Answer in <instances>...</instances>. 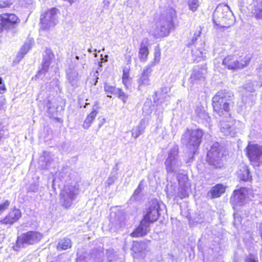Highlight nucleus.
Here are the masks:
<instances>
[{"label": "nucleus", "instance_id": "f257e3e1", "mask_svg": "<svg viewBox=\"0 0 262 262\" xmlns=\"http://www.w3.org/2000/svg\"><path fill=\"white\" fill-rule=\"evenodd\" d=\"M232 93L229 91L221 90L212 99L213 111L216 115L220 117L227 118L230 116V106Z\"/></svg>", "mask_w": 262, "mask_h": 262}, {"label": "nucleus", "instance_id": "f03ea898", "mask_svg": "<svg viewBox=\"0 0 262 262\" xmlns=\"http://www.w3.org/2000/svg\"><path fill=\"white\" fill-rule=\"evenodd\" d=\"M176 11L172 8H167L161 14L156 22V28L152 34L156 38H160L169 34L170 30L173 27V19L176 17Z\"/></svg>", "mask_w": 262, "mask_h": 262}, {"label": "nucleus", "instance_id": "7ed1b4c3", "mask_svg": "<svg viewBox=\"0 0 262 262\" xmlns=\"http://www.w3.org/2000/svg\"><path fill=\"white\" fill-rule=\"evenodd\" d=\"M234 16L227 5H219L213 14L215 25L222 27L231 25L233 23Z\"/></svg>", "mask_w": 262, "mask_h": 262}, {"label": "nucleus", "instance_id": "20e7f679", "mask_svg": "<svg viewBox=\"0 0 262 262\" xmlns=\"http://www.w3.org/2000/svg\"><path fill=\"white\" fill-rule=\"evenodd\" d=\"M204 134V132L201 129L193 130L187 129L182 135L181 140L182 143L188 148L193 147L194 151L199 147L201 143Z\"/></svg>", "mask_w": 262, "mask_h": 262}, {"label": "nucleus", "instance_id": "39448f33", "mask_svg": "<svg viewBox=\"0 0 262 262\" xmlns=\"http://www.w3.org/2000/svg\"><path fill=\"white\" fill-rule=\"evenodd\" d=\"M177 180L179 182V192L176 193V189H172V186H167V193L170 196H174L180 198L181 199L185 198L189 196L190 191V185L188 182V177L186 174L183 173H178Z\"/></svg>", "mask_w": 262, "mask_h": 262}, {"label": "nucleus", "instance_id": "423d86ee", "mask_svg": "<svg viewBox=\"0 0 262 262\" xmlns=\"http://www.w3.org/2000/svg\"><path fill=\"white\" fill-rule=\"evenodd\" d=\"M164 165L167 174L179 172L182 166V162L178 158V148L177 147L169 151Z\"/></svg>", "mask_w": 262, "mask_h": 262}, {"label": "nucleus", "instance_id": "0eeeda50", "mask_svg": "<svg viewBox=\"0 0 262 262\" xmlns=\"http://www.w3.org/2000/svg\"><path fill=\"white\" fill-rule=\"evenodd\" d=\"M42 238V235L35 231H29L22 233L17 237L16 247L25 248L29 245H32L38 243Z\"/></svg>", "mask_w": 262, "mask_h": 262}, {"label": "nucleus", "instance_id": "6e6552de", "mask_svg": "<svg viewBox=\"0 0 262 262\" xmlns=\"http://www.w3.org/2000/svg\"><path fill=\"white\" fill-rule=\"evenodd\" d=\"M78 194L79 189L76 185L65 186L60 194V201L62 206L66 208H70Z\"/></svg>", "mask_w": 262, "mask_h": 262}, {"label": "nucleus", "instance_id": "1a4fd4ad", "mask_svg": "<svg viewBox=\"0 0 262 262\" xmlns=\"http://www.w3.org/2000/svg\"><path fill=\"white\" fill-rule=\"evenodd\" d=\"M246 151L253 166L259 167L262 164V146L257 144H249L246 148Z\"/></svg>", "mask_w": 262, "mask_h": 262}, {"label": "nucleus", "instance_id": "9d476101", "mask_svg": "<svg viewBox=\"0 0 262 262\" xmlns=\"http://www.w3.org/2000/svg\"><path fill=\"white\" fill-rule=\"evenodd\" d=\"M250 60L251 57L249 55H246L243 58L239 59H237L236 56L229 55L224 59L223 64L229 69L235 70L247 66Z\"/></svg>", "mask_w": 262, "mask_h": 262}, {"label": "nucleus", "instance_id": "9b49d317", "mask_svg": "<svg viewBox=\"0 0 262 262\" xmlns=\"http://www.w3.org/2000/svg\"><path fill=\"white\" fill-rule=\"evenodd\" d=\"M58 9L53 8L47 11L40 16L41 29L43 30H49L54 27L58 23L57 13Z\"/></svg>", "mask_w": 262, "mask_h": 262}, {"label": "nucleus", "instance_id": "f8f14e48", "mask_svg": "<svg viewBox=\"0 0 262 262\" xmlns=\"http://www.w3.org/2000/svg\"><path fill=\"white\" fill-rule=\"evenodd\" d=\"M19 22V18L14 14H2L0 15V32L3 30H13Z\"/></svg>", "mask_w": 262, "mask_h": 262}, {"label": "nucleus", "instance_id": "ddd939ff", "mask_svg": "<svg viewBox=\"0 0 262 262\" xmlns=\"http://www.w3.org/2000/svg\"><path fill=\"white\" fill-rule=\"evenodd\" d=\"M222 153L221 147L218 142L214 143L211 146L207 156L208 163L215 167H220L222 161Z\"/></svg>", "mask_w": 262, "mask_h": 262}, {"label": "nucleus", "instance_id": "4468645a", "mask_svg": "<svg viewBox=\"0 0 262 262\" xmlns=\"http://www.w3.org/2000/svg\"><path fill=\"white\" fill-rule=\"evenodd\" d=\"M236 121L231 117L223 118L220 122V129L225 136H234L237 133L235 126Z\"/></svg>", "mask_w": 262, "mask_h": 262}, {"label": "nucleus", "instance_id": "2eb2a0df", "mask_svg": "<svg viewBox=\"0 0 262 262\" xmlns=\"http://www.w3.org/2000/svg\"><path fill=\"white\" fill-rule=\"evenodd\" d=\"M154 66V63H150L144 69L142 74L137 80L138 91H142L144 88L150 84L149 76L152 72V68Z\"/></svg>", "mask_w": 262, "mask_h": 262}, {"label": "nucleus", "instance_id": "dca6fc26", "mask_svg": "<svg viewBox=\"0 0 262 262\" xmlns=\"http://www.w3.org/2000/svg\"><path fill=\"white\" fill-rule=\"evenodd\" d=\"M42 56L41 69L37 72L35 76L37 78H39L41 75H45L49 70L51 60L54 58V55L50 49H46L43 53Z\"/></svg>", "mask_w": 262, "mask_h": 262}, {"label": "nucleus", "instance_id": "f3484780", "mask_svg": "<svg viewBox=\"0 0 262 262\" xmlns=\"http://www.w3.org/2000/svg\"><path fill=\"white\" fill-rule=\"evenodd\" d=\"M160 205L157 201H153L150 206L146 209L143 217L152 223L156 222L160 215Z\"/></svg>", "mask_w": 262, "mask_h": 262}, {"label": "nucleus", "instance_id": "a211bd4d", "mask_svg": "<svg viewBox=\"0 0 262 262\" xmlns=\"http://www.w3.org/2000/svg\"><path fill=\"white\" fill-rule=\"evenodd\" d=\"M247 189L245 187L241 188L239 189L235 190L233 195L230 198V202L233 205L237 206L243 205L246 200V194Z\"/></svg>", "mask_w": 262, "mask_h": 262}, {"label": "nucleus", "instance_id": "6ab92c4d", "mask_svg": "<svg viewBox=\"0 0 262 262\" xmlns=\"http://www.w3.org/2000/svg\"><path fill=\"white\" fill-rule=\"evenodd\" d=\"M151 223L152 222L143 217L139 227L131 233V236L132 237H139L145 235L150 230L149 226Z\"/></svg>", "mask_w": 262, "mask_h": 262}, {"label": "nucleus", "instance_id": "aec40b11", "mask_svg": "<svg viewBox=\"0 0 262 262\" xmlns=\"http://www.w3.org/2000/svg\"><path fill=\"white\" fill-rule=\"evenodd\" d=\"M206 72V68L205 67L194 68L190 75V82L194 84L204 81Z\"/></svg>", "mask_w": 262, "mask_h": 262}, {"label": "nucleus", "instance_id": "412c9836", "mask_svg": "<svg viewBox=\"0 0 262 262\" xmlns=\"http://www.w3.org/2000/svg\"><path fill=\"white\" fill-rule=\"evenodd\" d=\"M169 89L167 87L162 88L160 91L156 92L155 97L154 98V101L157 104V106H162L163 108V104L165 106L168 104L167 99L169 98V96L167 95Z\"/></svg>", "mask_w": 262, "mask_h": 262}, {"label": "nucleus", "instance_id": "4be33fe9", "mask_svg": "<svg viewBox=\"0 0 262 262\" xmlns=\"http://www.w3.org/2000/svg\"><path fill=\"white\" fill-rule=\"evenodd\" d=\"M21 216L20 210L14 208L11 209L9 214L3 220L0 221V223L5 225H12L17 222Z\"/></svg>", "mask_w": 262, "mask_h": 262}, {"label": "nucleus", "instance_id": "5701e85b", "mask_svg": "<svg viewBox=\"0 0 262 262\" xmlns=\"http://www.w3.org/2000/svg\"><path fill=\"white\" fill-rule=\"evenodd\" d=\"M148 42V39L147 38H144L143 39L140 44L139 52V58L142 62H145L147 60V56L149 54Z\"/></svg>", "mask_w": 262, "mask_h": 262}, {"label": "nucleus", "instance_id": "b1692460", "mask_svg": "<svg viewBox=\"0 0 262 262\" xmlns=\"http://www.w3.org/2000/svg\"><path fill=\"white\" fill-rule=\"evenodd\" d=\"M129 66H126L123 69L122 83L127 89L130 88L133 81L132 78L129 76Z\"/></svg>", "mask_w": 262, "mask_h": 262}, {"label": "nucleus", "instance_id": "393cba45", "mask_svg": "<svg viewBox=\"0 0 262 262\" xmlns=\"http://www.w3.org/2000/svg\"><path fill=\"white\" fill-rule=\"evenodd\" d=\"M68 79L72 86H77L79 80L78 74L77 71L72 69H70L67 73Z\"/></svg>", "mask_w": 262, "mask_h": 262}, {"label": "nucleus", "instance_id": "a878e982", "mask_svg": "<svg viewBox=\"0 0 262 262\" xmlns=\"http://www.w3.org/2000/svg\"><path fill=\"white\" fill-rule=\"evenodd\" d=\"M147 125V121L145 119H142L139 125L133 129L132 136L137 139L140 135L142 134Z\"/></svg>", "mask_w": 262, "mask_h": 262}, {"label": "nucleus", "instance_id": "bb28decb", "mask_svg": "<svg viewBox=\"0 0 262 262\" xmlns=\"http://www.w3.org/2000/svg\"><path fill=\"white\" fill-rule=\"evenodd\" d=\"M225 190V188L222 184H219L213 186L208 192V195L211 194V198L220 197Z\"/></svg>", "mask_w": 262, "mask_h": 262}, {"label": "nucleus", "instance_id": "cd10ccee", "mask_svg": "<svg viewBox=\"0 0 262 262\" xmlns=\"http://www.w3.org/2000/svg\"><path fill=\"white\" fill-rule=\"evenodd\" d=\"M195 113L198 118V121H202V123L204 121L207 123L210 122L211 119L203 107H198L195 110Z\"/></svg>", "mask_w": 262, "mask_h": 262}, {"label": "nucleus", "instance_id": "c85d7f7f", "mask_svg": "<svg viewBox=\"0 0 262 262\" xmlns=\"http://www.w3.org/2000/svg\"><path fill=\"white\" fill-rule=\"evenodd\" d=\"M71 240L69 238H63L59 241L57 249L59 251L66 250L71 247Z\"/></svg>", "mask_w": 262, "mask_h": 262}, {"label": "nucleus", "instance_id": "c756f323", "mask_svg": "<svg viewBox=\"0 0 262 262\" xmlns=\"http://www.w3.org/2000/svg\"><path fill=\"white\" fill-rule=\"evenodd\" d=\"M31 48V43L30 42H26L21 48L20 51L18 53L16 60L19 62L24 56L25 54L29 51Z\"/></svg>", "mask_w": 262, "mask_h": 262}, {"label": "nucleus", "instance_id": "7c9ffc66", "mask_svg": "<svg viewBox=\"0 0 262 262\" xmlns=\"http://www.w3.org/2000/svg\"><path fill=\"white\" fill-rule=\"evenodd\" d=\"M239 177L242 181H248L252 179L250 170L247 166H244L240 170Z\"/></svg>", "mask_w": 262, "mask_h": 262}, {"label": "nucleus", "instance_id": "2f4dec72", "mask_svg": "<svg viewBox=\"0 0 262 262\" xmlns=\"http://www.w3.org/2000/svg\"><path fill=\"white\" fill-rule=\"evenodd\" d=\"M97 113L98 112L94 109L92 112L89 115H88L83 124V127L84 128L88 129L89 128L93 121L97 116Z\"/></svg>", "mask_w": 262, "mask_h": 262}, {"label": "nucleus", "instance_id": "473e14b6", "mask_svg": "<svg viewBox=\"0 0 262 262\" xmlns=\"http://www.w3.org/2000/svg\"><path fill=\"white\" fill-rule=\"evenodd\" d=\"M119 89L115 86L111 85L107 83L104 84V91L107 94V96L108 97H112L111 95L109 94L117 95L119 91Z\"/></svg>", "mask_w": 262, "mask_h": 262}, {"label": "nucleus", "instance_id": "72a5a7b5", "mask_svg": "<svg viewBox=\"0 0 262 262\" xmlns=\"http://www.w3.org/2000/svg\"><path fill=\"white\" fill-rule=\"evenodd\" d=\"M253 14L256 19L262 20V0H260L257 2Z\"/></svg>", "mask_w": 262, "mask_h": 262}, {"label": "nucleus", "instance_id": "f704fd0d", "mask_svg": "<svg viewBox=\"0 0 262 262\" xmlns=\"http://www.w3.org/2000/svg\"><path fill=\"white\" fill-rule=\"evenodd\" d=\"M9 136L7 128L2 123H0V144Z\"/></svg>", "mask_w": 262, "mask_h": 262}, {"label": "nucleus", "instance_id": "c9c22d12", "mask_svg": "<svg viewBox=\"0 0 262 262\" xmlns=\"http://www.w3.org/2000/svg\"><path fill=\"white\" fill-rule=\"evenodd\" d=\"M188 5L190 10L192 11H195L199 6L198 0H189Z\"/></svg>", "mask_w": 262, "mask_h": 262}, {"label": "nucleus", "instance_id": "e433bc0d", "mask_svg": "<svg viewBox=\"0 0 262 262\" xmlns=\"http://www.w3.org/2000/svg\"><path fill=\"white\" fill-rule=\"evenodd\" d=\"M144 244L138 242H134L132 249L135 253L141 252Z\"/></svg>", "mask_w": 262, "mask_h": 262}, {"label": "nucleus", "instance_id": "4c0bfd02", "mask_svg": "<svg viewBox=\"0 0 262 262\" xmlns=\"http://www.w3.org/2000/svg\"><path fill=\"white\" fill-rule=\"evenodd\" d=\"M117 95H118V97L121 99L124 103L127 101L128 95L123 92L121 89H119V91Z\"/></svg>", "mask_w": 262, "mask_h": 262}, {"label": "nucleus", "instance_id": "58836bf2", "mask_svg": "<svg viewBox=\"0 0 262 262\" xmlns=\"http://www.w3.org/2000/svg\"><path fill=\"white\" fill-rule=\"evenodd\" d=\"M151 103L150 102H146L143 105V112L146 114H150L152 112V108L151 107Z\"/></svg>", "mask_w": 262, "mask_h": 262}, {"label": "nucleus", "instance_id": "ea45409f", "mask_svg": "<svg viewBox=\"0 0 262 262\" xmlns=\"http://www.w3.org/2000/svg\"><path fill=\"white\" fill-rule=\"evenodd\" d=\"M160 52L159 49H156L154 53V61L151 62V63H154L155 66L156 63H158L160 59Z\"/></svg>", "mask_w": 262, "mask_h": 262}, {"label": "nucleus", "instance_id": "a19ab883", "mask_svg": "<svg viewBox=\"0 0 262 262\" xmlns=\"http://www.w3.org/2000/svg\"><path fill=\"white\" fill-rule=\"evenodd\" d=\"M142 189H143V186L142 185V182H141L139 183L137 188L135 190L134 194H133V195L132 196V198H133L135 200L136 199V198L138 196L139 193L141 192Z\"/></svg>", "mask_w": 262, "mask_h": 262}, {"label": "nucleus", "instance_id": "79ce46f5", "mask_svg": "<svg viewBox=\"0 0 262 262\" xmlns=\"http://www.w3.org/2000/svg\"><path fill=\"white\" fill-rule=\"evenodd\" d=\"M245 262H258V260L257 257L255 255L253 254H249L245 258Z\"/></svg>", "mask_w": 262, "mask_h": 262}, {"label": "nucleus", "instance_id": "37998d69", "mask_svg": "<svg viewBox=\"0 0 262 262\" xmlns=\"http://www.w3.org/2000/svg\"><path fill=\"white\" fill-rule=\"evenodd\" d=\"M201 34V30H199L198 31V32H197V33H195L194 35V36L192 38L191 41L190 42H189V43H188V46L190 47V46L194 45V43L195 42L196 40L198 39V37H199L200 36Z\"/></svg>", "mask_w": 262, "mask_h": 262}, {"label": "nucleus", "instance_id": "c03bdc74", "mask_svg": "<svg viewBox=\"0 0 262 262\" xmlns=\"http://www.w3.org/2000/svg\"><path fill=\"white\" fill-rule=\"evenodd\" d=\"M9 205L10 202L8 200L5 201L4 203L0 204V214L8 207Z\"/></svg>", "mask_w": 262, "mask_h": 262}, {"label": "nucleus", "instance_id": "a18cd8bd", "mask_svg": "<svg viewBox=\"0 0 262 262\" xmlns=\"http://www.w3.org/2000/svg\"><path fill=\"white\" fill-rule=\"evenodd\" d=\"M12 3L9 1H0V8L9 7Z\"/></svg>", "mask_w": 262, "mask_h": 262}, {"label": "nucleus", "instance_id": "49530a36", "mask_svg": "<svg viewBox=\"0 0 262 262\" xmlns=\"http://www.w3.org/2000/svg\"><path fill=\"white\" fill-rule=\"evenodd\" d=\"M38 189V186L35 184H31L28 188L29 192H36Z\"/></svg>", "mask_w": 262, "mask_h": 262}, {"label": "nucleus", "instance_id": "de8ad7c7", "mask_svg": "<svg viewBox=\"0 0 262 262\" xmlns=\"http://www.w3.org/2000/svg\"><path fill=\"white\" fill-rule=\"evenodd\" d=\"M115 180V177H110L108 178L106 183L108 184V185L110 186L114 183Z\"/></svg>", "mask_w": 262, "mask_h": 262}, {"label": "nucleus", "instance_id": "09e8293b", "mask_svg": "<svg viewBox=\"0 0 262 262\" xmlns=\"http://www.w3.org/2000/svg\"><path fill=\"white\" fill-rule=\"evenodd\" d=\"M78 257L77 258V262H84L85 261V257L82 255H79V254H77Z\"/></svg>", "mask_w": 262, "mask_h": 262}, {"label": "nucleus", "instance_id": "8fccbe9b", "mask_svg": "<svg viewBox=\"0 0 262 262\" xmlns=\"http://www.w3.org/2000/svg\"><path fill=\"white\" fill-rule=\"evenodd\" d=\"M195 54H196V55L197 56H198L200 58H203L204 56H203V52L202 51H201V50H196L195 51Z\"/></svg>", "mask_w": 262, "mask_h": 262}, {"label": "nucleus", "instance_id": "3c124183", "mask_svg": "<svg viewBox=\"0 0 262 262\" xmlns=\"http://www.w3.org/2000/svg\"><path fill=\"white\" fill-rule=\"evenodd\" d=\"M26 2L25 6L26 7H28L30 5H32L33 4V0H25Z\"/></svg>", "mask_w": 262, "mask_h": 262}, {"label": "nucleus", "instance_id": "603ef678", "mask_svg": "<svg viewBox=\"0 0 262 262\" xmlns=\"http://www.w3.org/2000/svg\"><path fill=\"white\" fill-rule=\"evenodd\" d=\"M5 99L3 97H0V110H1L4 104Z\"/></svg>", "mask_w": 262, "mask_h": 262}, {"label": "nucleus", "instance_id": "864d4df0", "mask_svg": "<svg viewBox=\"0 0 262 262\" xmlns=\"http://www.w3.org/2000/svg\"><path fill=\"white\" fill-rule=\"evenodd\" d=\"M259 231H260V235L262 238V223L259 225Z\"/></svg>", "mask_w": 262, "mask_h": 262}, {"label": "nucleus", "instance_id": "5fc2aeb1", "mask_svg": "<svg viewBox=\"0 0 262 262\" xmlns=\"http://www.w3.org/2000/svg\"><path fill=\"white\" fill-rule=\"evenodd\" d=\"M52 82H54L56 85H57L58 83V80L57 79H55L53 80Z\"/></svg>", "mask_w": 262, "mask_h": 262}, {"label": "nucleus", "instance_id": "6e6d98bb", "mask_svg": "<svg viewBox=\"0 0 262 262\" xmlns=\"http://www.w3.org/2000/svg\"><path fill=\"white\" fill-rule=\"evenodd\" d=\"M6 89L4 88V85H3L2 87H0V93H2V92L1 91H5Z\"/></svg>", "mask_w": 262, "mask_h": 262}, {"label": "nucleus", "instance_id": "4d7b16f0", "mask_svg": "<svg viewBox=\"0 0 262 262\" xmlns=\"http://www.w3.org/2000/svg\"><path fill=\"white\" fill-rule=\"evenodd\" d=\"M98 79V77H97V78H96V80H95V82H94V85H96V84H97V82H98V81H97V79Z\"/></svg>", "mask_w": 262, "mask_h": 262}, {"label": "nucleus", "instance_id": "13d9d810", "mask_svg": "<svg viewBox=\"0 0 262 262\" xmlns=\"http://www.w3.org/2000/svg\"><path fill=\"white\" fill-rule=\"evenodd\" d=\"M3 83V79L1 77H0V84Z\"/></svg>", "mask_w": 262, "mask_h": 262}, {"label": "nucleus", "instance_id": "bf43d9fd", "mask_svg": "<svg viewBox=\"0 0 262 262\" xmlns=\"http://www.w3.org/2000/svg\"><path fill=\"white\" fill-rule=\"evenodd\" d=\"M99 66L101 67L102 66V62H99Z\"/></svg>", "mask_w": 262, "mask_h": 262}, {"label": "nucleus", "instance_id": "052dcab7", "mask_svg": "<svg viewBox=\"0 0 262 262\" xmlns=\"http://www.w3.org/2000/svg\"><path fill=\"white\" fill-rule=\"evenodd\" d=\"M48 166L47 164H46L45 166L43 167V168H48Z\"/></svg>", "mask_w": 262, "mask_h": 262}, {"label": "nucleus", "instance_id": "680f3d73", "mask_svg": "<svg viewBox=\"0 0 262 262\" xmlns=\"http://www.w3.org/2000/svg\"><path fill=\"white\" fill-rule=\"evenodd\" d=\"M89 51L90 52H92V50H91V49H89Z\"/></svg>", "mask_w": 262, "mask_h": 262}, {"label": "nucleus", "instance_id": "e2e57ef3", "mask_svg": "<svg viewBox=\"0 0 262 262\" xmlns=\"http://www.w3.org/2000/svg\"><path fill=\"white\" fill-rule=\"evenodd\" d=\"M76 58L77 59H79L78 56H76Z\"/></svg>", "mask_w": 262, "mask_h": 262}, {"label": "nucleus", "instance_id": "0e129e2a", "mask_svg": "<svg viewBox=\"0 0 262 262\" xmlns=\"http://www.w3.org/2000/svg\"><path fill=\"white\" fill-rule=\"evenodd\" d=\"M130 58H131V57H130V56H129V59H130Z\"/></svg>", "mask_w": 262, "mask_h": 262}]
</instances>
